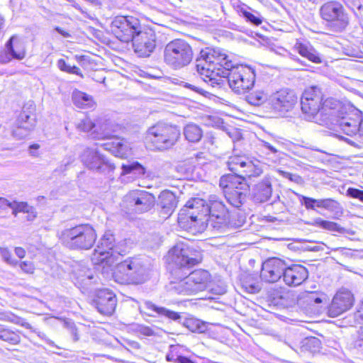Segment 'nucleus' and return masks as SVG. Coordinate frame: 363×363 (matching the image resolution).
Returning <instances> with one entry per match:
<instances>
[{
	"mask_svg": "<svg viewBox=\"0 0 363 363\" xmlns=\"http://www.w3.org/2000/svg\"><path fill=\"white\" fill-rule=\"evenodd\" d=\"M279 173L284 178L288 179L289 180L294 182L296 184H300L302 182V178L298 174H292L288 172L279 171Z\"/></svg>",
	"mask_w": 363,
	"mask_h": 363,
	"instance_id": "864d4df0",
	"label": "nucleus"
},
{
	"mask_svg": "<svg viewBox=\"0 0 363 363\" xmlns=\"http://www.w3.org/2000/svg\"><path fill=\"white\" fill-rule=\"evenodd\" d=\"M316 98H319V100H323L321 89L318 86H311L305 89L301 99H313Z\"/></svg>",
	"mask_w": 363,
	"mask_h": 363,
	"instance_id": "37998d69",
	"label": "nucleus"
},
{
	"mask_svg": "<svg viewBox=\"0 0 363 363\" xmlns=\"http://www.w3.org/2000/svg\"><path fill=\"white\" fill-rule=\"evenodd\" d=\"M72 101L76 106L81 108H91L94 104L91 96L80 91H74L73 92Z\"/></svg>",
	"mask_w": 363,
	"mask_h": 363,
	"instance_id": "f704fd0d",
	"label": "nucleus"
},
{
	"mask_svg": "<svg viewBox=\"0 0 363 363\" xmlns=\"http://www.w3.org/2000/svg\"><path fill=\"white\" fill-rule=\"evenodd\" d=\"M308 277V269L301 264H286L283 281L289 286H298L302 284Z\"/></svg>",
	"mask_w": 363,
	"mask_h": 363,
	"instance_id": "5701e85b",
	"label": "nucleus"
},
{
	"mask_svg": "<svg viewBox=\"0 0 363 363\" xmlns=\"http://www.w3.org/2000/svg\"><path fill=\"white\" fill-rule=\"evenodd\" d=\"M297 103L296 94L289 88H282L269 96V105L271 108L281 116H285L291 112Z\"/></svg>",
	"mask_w": 363,
	"mask_h": 363,
	"instance_id": "dca6fc26",
	"label": "nucleus"
},
{
	"mask_svg": "<svg viewBox=\"0 0 363 363\" xmlns=\"http://www.w3.org/2000/svg\"><path fill=\"white\" fill-rule=\"evenodd\" d=\"M93 303L101 314L111 315L115 311L117 298L112 291L101 289L96 291Z\"/></svg>",
	"mask_w": 363,
	"mask_h": 363,
	"instance_id": "4be33fe9",
	"label": "nucleus"
},
{
	"mask_svg": "<svg viewBox=\"0 0 363 363\" xmlns=\"http://www.w3.org/2000/svg\"><path fill=\"white\" fill-rule=\"evenodd\" d=\"M35 105L33 101L26 103L17 116L14 123L12 135L21 140L28 136L35 126Z\"/></svg>",
	"mask_w": 363,
	"mask_h": 363,
	"instance_id": "9b49d317",
	"label": "nucleus"
},
{
	"mask_svg": "<svg viewBox=\"0 0 363 363\" xmlns=\"http://www.w3.org/2000/svg\"><path fill=\"white\" fill-rule=\"evenodd\" d=\"M14 37H11L6 43L4 50L0 52V62L3 64L11 62L13 59L22 60L26 56V50L20 43H14Z\"/></svg>",
	"mask_w": 363,
	"mask_h": 363,
	"instance_id": "a878e982",
	"label": "nucleus"
},
{
	"mask_svg": "<svg viewBox=\"0 0 363 363\" xmlns=\"http://www.w3.org/2000/svg\"><path fill=\"white\" fill-rule=\"evenodd\" d=\"M153 194L142 190H135L126 194L123 199L122 206L127 213H143L150 211L155 205Z\"/></svg>",
	"mask_w": 363,
	"mask_h": 363,
	"instance_id": "ddd939ff",
	"label": "nucleus"
},
{
	"mask_svg": "<svg viewBox=\"0 0 363 363\" xmlns=\"http://www.w3.org/2000/svg\"><path fill=\"white\" fill-rule=\"evenodd\" d=\"M242 286L245 290L251 294H257L262 289V285L258 281H251L250 278L242 282Z\"/></svg>",
	"mask_w": 363,
	"mask_h": 363,
	"instance_id": "de8ad7c7",
	"label": "nucleus"
},
{
	"mask_svg": "<svg viewBox=\"0 0 363 363\" xmlns=\"http://www.w3.org/2000/svg\"><path fill=\"white\" fill-rule=\"evenodd\" d=\"M193 57L191 46L183 39L177 38L171 40L164 49V62L174 69H179L189 65Z\"/></svg>",
	"mask_w": 363,
	"mask_h": 363,
	"instance_id": "6e6552de",
	"label": "nucleus"
},
{
	"mask_svg": "<svg viewBox=\"0 0 363 363\" xmlns=\"http://www.w3.org/2000/svg\"><path fill=\"white\" fill-rule=\"evenodd\" d=\"M199 69L217 72L226 77L232 91L237 94H245L252 89L255 82V72L251 67L235 64L223 50L205 48L198 57Z\"/></svg>",
	"mask_w": 363,
	"mask_h": 363,
	"instance_id": "f03ea898",
	"label": "nucleus"
},
{
	"mask_svg": "<svg viewBox=\"0 0 363 363\" xmlns=\"http://www.w3.org/2000/svg\"><path fill=\"white\" fill-rule=\"evenodd\" d=\"M251 195L255 203H262L268 201L272 195L271 177L266 176L255 184L252 188Z\"/></svg>",
	"mask_w": 363,
	"mask_h": 363,
	"instance_id": "393cba45",
	"label": "nucleus"
},
{
	"mask_svg": "<svg viewBox=\"0 0 363 363\" xmlns=\"http://www.w3.org/2000/svg\"><path fill=\"white\" fill-rule=\"evenodd\" d=\"M0 340L11 345H18L21 342V336L13 330L6 328H0Z\"/></svg>",
	"mask_w": 363,
	"mask_h": 363,
	"instance_id": "4c0bfd02",
	"label": "nucleus"
},
{
	"mask_svg": "<svg viewBox=\"0 0 363 363\" xmlns=\"http://www.w3.org/2000/svg\"><path fill=\"white\" fill-rule=\"evenodd\" d=\"M140 313H144L147 315L152 317H164L169 320L177 321L182 324L193 333H202L207 330L208 326L206 323L190 316L182 318L179 313L169 310L164 307L158 306L150 301H145L143 308L139 306Z\"/></svg>",
	"mask_w": 363,
	"mask_h": 363,
	"instance_id": "423d86ee",
	"label": "nucleus"
},
{
	"mask_svg": "<svg viewBox=\"0 0 363 363\" xmlns=\"http://www.w3.org/2000/svg\"><path fill=\"white\" fill-rule=\"evenodd\" d=\"M249 186L233 189L230 191H225V199L229 204L235 207H241L247 201V194L249 191Z\"/></svg>",
	"mask_w": 363,
	"mask_h": 363,
	"instance_id": "c756f323",
	"label": "nucleus"
},
{
	"mask_svg": "<svg viewBox=\"0 0 363 363\" xmlns=\"http://www.w3.org/2000/svg\"><path fill=\"white\" fill-rule=\"evenodd\" d=\"M286 263L277 258L271 257L262 263L260 278L267 283H274L283 279Z\"/></svg>",
	"mask_w": 363,
	"mask_h": 363,
	"instance_id": "412c9836",
	"label": "nucleus"
},
{
	"mask_svg": "<svg viewBox=\"0 0 363 363\" xmlns=\"http://www.w3.org/2000/svg\"><path fill=\"white\" fill-rule=\"evenodd\" d=\"M81 160L87 168L99 173H108L115 169L114 164L96 149H84L81 155Z\"/></svg>",
	"mask_w": 363,
	"mask_h": 363,
	"instance_id": "6ab92c4d",
	"label": "nucleus"
},
{
	"mask_svg": "<svg viewBox=\"0 0 363 363\" xmlns=\"http://www.w3.org/2000/svg\"><path fill=\"white\" fill-rule=\"evenodd\" d=\"M12 203H15L17 211L19 212L33 213V207L29 206L26 202H17L14 201Z\"/></svg>",
	"mask_w": 363,
	"mask_h": 363,
	"instance_id": "5fc2aeb1",
	"label": "nucleus"
},
{
	"mask_svg": "<svg viewBox=\"0 0 363 363\" xmlns=\"http://www.w3.org/2000/svg\"><path fill=\"white\" fill-rule=\"evenodd\" d=\"M21 269L27 274H33L34 272V266L31 262L24 261L20 263Z\"/></svg>",
	"mask_w": 363,
	"mask_h": 363,
	"instance_id": "13d9d810",
	"label": "nucleus"
},
{
	"mask_svg": "<svg viewBox=\"0 0 363 363\" xmlns=\"http://www.w3.org/2000/svg\"><path fill=\"white\" fill-rule=\"evenodd\" d=\"M341 140H344L345 142H346L347 143L350 144V145H352L353 147H358V148L361 147V145L359 144H358L356 141H354L350 138H347L341 136Z\"/></svg>",
	"mask_w": 363,
	"mask_h": 363,
	"instance_id": "680f3d73",
	"label": "nucleus"
},
{
	"mask_svg": "<svg viewBox=\"0 0 363 363\" xmlns=\"http://www.w3.org/2000/svg\"><path fill=\"white\" fill-rule=\"evenodd\" d=\"M297 196H298L301 204L304 206L306 209L315 210V208L317 207L318 199L301 194H297Z\"/></svg>",
	"mask_w": 363,
	"mask_h": 363,
	"instance_id": "09e8293b",
	"label": "nucleus"
},
{
	"mask_svg": "<svg viewBox=\"0 0 363 363\" xmlns=\"http://www.w3.org/2000/svg\"><path fill=\"white\" fill-rule=\"evenodd\" d=\"M245 100L250 104L258 106L269 101V97L263 90H255L245 96Z\"/></svg>",
	"mask_w": 363,
	"mask_h": 363,
	"instance_id": "e433bc0d",
	"label": "nucleus"
},
{
	"mask_svg": "<svg viewBox=\"0 0 363 363\" xmlns=\"http://www.w3.org/2000/svg\"><path fill=\"white\" fill-rule=\"evenodd\" d=\"M228 220V209L216 195H211L206 205L198 198L189 200L178 216L179 226L193 234L202 233L206 228L220 231Z\"/></svg>",
	"mask_w": 363,
	"mask_h": 363,
	"instance_id": "f257e3e1",
	"label": "nucleus"
},
{
	"mask_svg": "<svg viewBox=\"0 0 363 363\" xmlns=\"http://www.w3.org/2000/svg\"><path fill=\"white\" fill-rule=\"evenodd\" d=\"M263 146L272 153H277L278 152V150L274 146L267 142L264 141Z\"/></svg>",
	"mask_w": 363,
	"mask_h": 363,
	"instance_id": "338daca9",
	"label": "nucleus"
},
{
	"mask_svg": "<svg viewBox=\"0 0 363 363\" xmlns=\"http://www.w3.org/2000/svg\"><path fill=\"white\" fill-rule=\"evenodd\" d=\"M322 101L323 100H319V98L301 99V111L308 116L309 120L316 119Z\"/></svg>",
	"mask_w": 363,
	"mask_h": 363,
	"instance_id": "473e14b6",
	"label": "nucleus"
},
{
	"mask_svg": "<svg viewBox=\"0 0 363 363\" xmlns=\"http://www.w3.org/2000/svg\"><path fill=\"white\" fill-rule=\"evenodd\" d=\"M178 363H196V362L192 361L190 358L180 354L179 359H178Z\"/></svg>",
	"mask_w": 363,
	"mask_h": 363,
	"instance_id": "69168bd1",
	"label": "nucleus"
},
{
	"mask_svg": "<svg viewBox=\"0 0 363 363\" xmlns=\"http://www.w3.org/2000/svg\"><path fill=\"white\" fill-rule=\"evenodd\" d=\"M177 203V196L169 190L162 191L158 198V206L161 208V212L167 216L174 212Z\"/></svg>",
	"mask_w": 363,
	"mask_h": 363,
	"instance_id": "c85d7f7f",
	"label": "nucleus"
},
{
	"mask_svg": "<svg viewBox=\"0 0 363 363\" xmlns=\"http://www.w3.org/2000/svg\"><path fill=\"white\" fill-rule=\"evenodd\" d=\"M219 186L223 189L224 192L248 186L238 172H233V174L222 176L219 181Z\"/></svg>",
	"mask_w": 363,
	"mask_h": 363,
	"instance_id": "cd10ccee",
	"label": "nucleus"
},
{
	"mask_svg": "<svg viewBox=\"0 0 363 363\" xmlns=\"http://www.w3.org/2000/svg\"><path fill=\"white\" fill-rule=\"evenodd\" d=\"M182 83H183L184 87L189 89L190 90L193 91L196 93H198L201 95L206 96V94H209L208 91H206L203 90L202 88L197 86L196 85H194V84H189L187 82H184Z\"/></svg>",
	"mask_w": 363,
	"mask_h": 363,
	"instance_id": "6e6d98bb",
	"label": "nucleus"
},
{
	"mask_svg": "<svg viewBox=\"0 0 363 363\" xmlns=\"http://www.w3.org/2000/svg\"><path fill=\"white\" fill-rule=\"evenodd\" d=\"M321 18L326 26L334 32H342L350 23L348 13L338 1H331L323 4L320 9Z\"/></svg>",
	"mask_w": 363,
	"mask_h": 363,
	"instance_id": "9d476101",
	"label": "nucleus"
},
{
	"mask_svg": "<svg viewBox=\"0 0 363 363\" xmlns=\"http://www.w3.org/2000/svg\"><path fill=\"white\" fill-rule=\"evenodd\" d=\"M156 34L151 30H143L140 29L134 38L130 41L133 42L134 51L139 57H149L156 48Z\"/></svg>",
	"mask_w": 363,
	"mask_h": 363,
	"instance_id": "aec40b11",
	"label": "nucleus"
},
{
	"mask_svg": "<svg viewBox=\"0 0 363 363\" xmlns=\"http://www.w3.org/2000/svg\"><path fill=\"white\" fill-rule=\"evenodd\" d=\"M65 326L69 330V333L72 336L73 340L77 342L79 340V336L78 334V330L76 327V325L72 321H65Z\"/></svg>",
	"mask_w": 363,
	"mask_h": 363,
	"instance_id": "8fccbe9b",
	"label": "nucleus"
},
{
	"mask_svg": "<svg viewBox=\"0 0 363 363\" xmlns=\"http://www.w3.org/2000/svg\"><path fill=\"white\" fill-rule=\"evenodd\" d=\"M362 111L354 106L347 107L330 129L341 131L350 137L358 136Z\"/></svg>",
	"mask_w": 363,
	"mask_h": 363,
	"instance_id": "2eb2a0df",
	"label": "nucleus"
},
{
	"mask_svg": "<svg viewBox=\"0 0 363 363\" xmlns=\"http://www.w3.org/2000/svg\"><path fill=\"white\" fill-rule=\"evenodd\" d=\"M339 203L333 199H318L317 208H324L328 211H333L338 208Z\"/></svg>",
	"mask_w": 363,
	"mask_h": 363,
	"instance_id": "a18cd8bd",
	"label": "nucleus"
},
{
	"mask_svg": "<svg viewBox=\"0 0 363 363\" xmlns=\"http://www.w3.org/2000/svg\"><path fill=\"white\" fill-rule=\"evenodd\" d=\"M185 138L190 143L199 142L203 135L201 128L196 124L189 123L184 128Z\"/></svg>",
	"mask_w": 363,
	"mask_h": 363,
	"instance_id": "c9c22d12",
	"label": "nucleus"
},
{
	"mask_svg": "<svg viewBox=\"0 0 363 363\" xmlns=\"http://www.w3.org/2000/svg\"><path fill=\"white\" fill-rule=\"evenodd\" d=\"M122 174H133L135 176L144 175L145 169L138 162L123 164L121 166Z\"/></svg>",
	"mask_w": 363,
	"mask_h": 363,
	"instance_id": "ea45409f",
	"label": "nucleus"
},
{
	"mask_svg": "<svg viewBox=\"0 0 363 363\" xmlns=\"http://www.w3.org/2000/svg\"><path fill=\"white\" fill-rule=\"evenodd\" d=\"M55 30L58 33H60V35H62V36L65 37V38H67V37H69L70 35L69 34V33H67V31H65L63 30L60 27H56L55 28Z\"/></svg>",
	"mask_w": 363,
	"mask_h": 363,
	"instance_id": "774afa93",
	"label": "nucleus"
},
{
	"mask_svg": "<svg viewBox=\"0 0 363 363\" xmlns=\"http://www.w3.org/2000/svg\"><path fill=\"white\" fill-rule=\"evenodd\" d=\"M302 296L310 305L321 303L328 300L327 295L321 291H306Z\"/></svg>",
	"mask_w": 363,
	"mask_h": 363,
	"instance_id": "58836bf2",
	"label": "nucleus"
},
{
	"mask_svg": "<svg viewBox=\"0 0 363 363\" xmlns=\"http://www.w3.org/2000/svg\"><path fill=\"white\" fill-rule=\"evenodd\" d=\"M0 255L4 260L9 264L14 265L18 262L17 261L11 259V252L7 247H0Z\"/></svg>",
	"mask_w": 363,
	"mask_h": 363,
	"instance_id": "3c124183",
	"label": "nucleus"
},
{
	"mask_svg": "<svg viewBox=\"0 0 363 363\" xmlns=\"http://www.w3.org/2000/svg\"><path fill=\"white\" fill-rule=\"evenodd\" d=\"M294 49L303 57L313 63H321L323 62L321 55L309 43H296Z\"/></svg>",
	"mask_w": 363,
	"mask_h": 363,
	"instance_id": "2f4dec72",
	"label": "nucleus"
},
{
	"mask_svg": "<svg viewBox=\"0 0 363 363\" xmlns=\"http://www.w3.org/2000/svg\"><path fill=\"white\" fill-rule=\"evenodd\" d=\"M73 275L76 279L75 284H78L79 287L88 289L94 279L91 270L85 267H81L73 270Z\"/></svg>",
	"mask_w": 363,
	"mask_h": 363,
	"instance_id": "72a5a7b5",
	"label": "nucleus"
},
{
	"mask_svg": "<svg viewBox=\"0 0 363 363\" xmlns=\"http://www.w3.org/2000/svg\"><path fill=\"white\" fill-rule=\"evenodd\" d=\"M354 323L359 325L361 328H363V308H360L353 314Z\"/></svg>",
	"mask_w": 363,
	"mask_h": 363,
	"instance_id": "4d7b16f0",
	"label": "nucleus"
},
{
	"mask_svg": "<svg viewBox=\"0 0 363 363\" xmlns=\"http://www.w3.org/2000/svg\"><path fill=\"white\" fill-rule=\"evenodd\" d=\"M352 304L353 297L350 292H337L328 308V315L333 318L337 317L350 309Z\"/></svg>",
	"mask_w": 363,
	"mask_h": 363,
	"instance_id": "b1692460",
	"label": "nucleus"
},
{
	"mask_svg": "<svg viewBox=\"0 0 363 363\" xmlns=\"http://www.w3.org/2000/svg\"><path fill=\"white\" fill-rule=\"evenodd\" d=\"M179 355L177 353L170 352L166 354L165 359L167 362L178 363Z\"/></svg>",
	"mask_w": 363,
	"mask_h": 363,
	"instance_id": "bf43d9fd",
	"label": "nucleus"
},
{
	"mask_svg": "<svg viewBox=\"0 0 363 363\" xmlns=\"http://www.w3.org/2000/svg\"><path fill=\"white\" fill-rule=\"evenodd\" d=\"M308 225L318 227L324 230H327L329 231L337 232L340 234H348L351 235H354L355 234V231L352 229H347L343 227H341L338 223L323 220L320 218H316L313 220L307 223Z\"/></svg>",
	"mask_w": 363,
	"mask_h": 363,
	"instance_id": "7c9ffc66",
	"label": "nucleus"
},
{
	"mask_svg": "<svg viewBox=\"0 0 363 363\" xmlns=\"http://www.w3.org/2000/svg\"><path fill=\"white\" fill-rule=\"evenodd\" d=\"M196 68L197 71L201 74H205L206 77H209V82L213 87H214L216 85L221 86L224 82V79L222 78L226 79V77H223V74H217V72H212L211 71H208L207 69H199L198 67V57L196 58Z\"/></svg>",
	"mask_w": 363,
	"mask_h": 363,
	"instance_id": "a19ab883",
	"label": "nucleus"
},
{
	"mask_svg": "<svg viewBox=\"0 0 363 363\" xmlns=\"http://www.w3.org/2000/svg\"><path fill=\"white\" fill-rule=\"evenodd\" d=\"M62 244L69 250H87L96 240V233L89 224H79L58 232Z\"/></svg>",
	"mask_w": 363,
	"mask_h": 363,
	"instance_id": "20e7f679",
	"label": "nucleus"
},
{
	"mask_svg": "<svg viewBox=\"0 0 363 363\" xmlns=\"http://www.w3.org/2000/svg\"><path fill=\"white\" fill-rule=\"evenodd\" d=\"M211 290L213 291V293L218 295L223 294L226 292V288L225 286H220L216 288H213L211 289Z\"/></svg>",
	"mask_w": 363,
	"mask_h": 363,
	"instance_id": "e2e57ef3",
	"label": "nucleus"
},
{
	"mask_svg": "<svg viewBox=\"0 0 363 363\" xmlns=\"http://www.w3.org/2000/svg\"><path fill=\"white\" fill-rule=\"evenodd\" d=\"M96 251L100 255L101 263L109 267L116 263L124 252L123 245L116 242L115 236L110 230L105 232L101 238Z\"/></svg>",
	"mask_w": 363,
	"mask_h": 363,
	"instance_id": "f8f14e48",
	"label": "nucleus"
},
{
	"mask_svg": "<svg viewBox=\"0 0 363 363\" xmlns=\"http://www.w3.org/2000/svg\"><path fill=\"white\" fill-rule=\"evenodd\" d=\"M186 277L192 293L196 294L207 289L210 274L206 270L198 269L190 273L188 272Z\"/></svg>",
	"mask_w": 363,
	"mask_h": 363,
	"instance_id": "bb28decb",
	"label": "nucleus"
},
{
	"mask_svg": "<svg viewBox=\"0 0 363 363\" xmlns=\"http://www.w3.org/2000/svg\"><path fill=\"white\" fill-rule=\"evenodd\" d=\"M201 260V252L184 243H179L168 252L167 269L172 279L169 290L178 294H192L186 277L189 269Z\"/></svg>",
	"mask_w": 363,
	"mask_h": 363,
	"instance_id": "7ed1b4c3",
	"label": "nucleus"
},
{
	"mask_svg": "<svg viewBox=\"0 0 363 363\" xmlns=\"http://www.w3.org/2000/svg\"><path fill=\"white\" fill-rule=\"evenodd\" d=\"M347 196H348L351 198L358 199L359 201L363 202V191L362 190L350 187L347 190Z\"/></svg>",
	"mask_w": 363,
	"mask_h": 363,
	"instance_id": "603ef678",
	"label": "nucleus"
},
{
	"mask_svg": "<svg viewBox=\"0 0 363 363\" xmlns=\"http://www.w3.org/2000/svg\"><path fill=\"white\" fill-rule=\"evenodd\" d=\"M228 167L232 172H238L245 182L247 179L260 176L263 172L259 161L254 162L243 156L230 157Z\"/></svg>",
	"mask_w": 363,
	"mask_h": 363,
	"instance_id": "f3484780",
	"label": "nucleus"
},
{
	"mask_svg": "<svg viewBox=\"0 0 363 363\" xmlns=\"http://www.w3.org/2000/svg\"><path fill=\"white\" fill-rule=\"evenodd\" d=\"M180 130L177 125L157 123L150 127L147 131V137L158 150H166L172 147L180 137Z\"/></svg>",
	"mask_w": 363,
	"mask_h": 363,
	"instance_id": "1a4fd4ad",
	"label": "nucleus"
},
{
	"mask_svg": "<svg viewBox=\"0 0 363 363\" xmlns=\"http://www.w3.org/2000/svg\"><path fill=\"white\" fill-rule=\"evenodd\" d=\"M321 342L320 340L315 337H310L306 338L303 341L302 350L308 351L310 353L314 354L319 352L320 349Z\"/></svg>",
	"mask_w": 363,
	"mask_h": 363,
	"instance_id": "79ce46f5",
	"label": "nucleus"
},
{
	"mask_svg": "<svg viewBox=\"0 0 363 363\" xmlns=\"http://www.w3.org/2000/svg\"><path fill=\"white\" fill-rule=\"evenodd\" d=\"M347 107L342 106V103L333 98H328L323 100L320 106L317 121L320 124L326 126L329 129L334 127L335 121Z\"/></svg>",
	"mask_w": 363,
	"mask_h": 363,
	"instance_id": "a211bd4d",
	"label": "nucleus"
},
{
	"mask_svg": "<svg viewBox=\"0 0 363 363\" xmlns=\"http://www.w3.org/2000/svg\"><path fill=\"white\" fill-rule=\"evenodd\" d=\"M141 334L145 336H152L155 334L153 330L147 326L142 327L140 330Z\"/></svg>",
	"mask_w": 363,
	"mask_h": 363,
	"instance_id": "052dcab7",
	"label": "nucleus"
},
{
	"mask_svg": "<svg viewBox=\"0 0 363 363\" xmlns=\"http://www.w3.org/2000/svg\"><path fill=\"white\" fill-rule=\"evenodd\" d=\"M57 66L60 70L69 73L74 74L78 76L83 77V75L80 71V69L74 65H70L66 62L64 59H60L57 60Z\"/></svg>",
	"mask_w": 363,
	"mask_h": 363,
	"instance_id": "c03bdc74",
	"label": "nucleus"
},
{
	"mask_svg": "<svg viewBox=\"0 0 363 363\" xmlns=\"http://www.w3.org/2000/svg\"><path fill=\"white\" fill-rule=\"evenodd\" d=\"M15 253L19 258H23L26 255V251L23 248L17 247L15 248Z\"/></svg>",
	"mask_w": 363,
	"mask_h": 363,
	"instance_id": "0e129e2a",
	"label": "nucleus"
},
{
	"mask_svg": "<svg viewBox=\"0 0 363 363\" xmlns=\"http://www.w3.org/2000/svg\"><path fill=\"white\" fill-rule=\"evenodd\" d=\"M116 264V267L113 277L118 284H138L145 281L146 267L141 258L131 257Z\"/></svg>",
	"mask_w": 363,
	"mask_h": 363,
	"instance_id": "0eeeda50",
	"label": "nucleus"
},
{
	"mask_svg": "<svg viewBox=\"0 0 363 363\" xmlns=\"http://www.w3.org/2000/svg\"><path fill=\"white\" fill-rule=\"evenodd\" d=\"M111 28L117 38L122 42L128 43L142 29V25L135 17L118 16L111 22Z\"/></svg>",
	"mask_w": 363,
	"mask_h": 363,
	"instance_id": "4468645a",
	"label": "nucleus"
},
{
	"mask_svg": "<svg viewBox=\"0 0 363 363\" xmlns=\"http://www.w3.org/2000/svg\"><path fill=\"white\" fill-rule=\"evenodd\" d=\"M96 124L89 118H85L78 125V128L84 132H91L94 138L111 139L106 143L101 144L104 150L109 151L116 157L121 158L127 157L130 153V148L126 142L119 138H113V131L109 128L108 124L105 123L100 126V132L96 131Z\"/></svg>",
	"mask_w": 363,
	"mask_h": 363,
	"instance_id": "39448f33",
	"label": "nucleus"
},
{
	"mask_svg": "<svg viewBox=\"0 0 363 363\" xmlns=\"http://www.w3.org/2000/svg\"><path fill=\"white\" fill-rule=\"evenodd\" d=\"M244 6H246V5H244L243 6H241L239 8V12L240 13L241 16L245 18L246 21L255 25V26H259L262 23V21L259 16H256L250 11H247Z\"/></svg>",
	"mask_w": 363,
	"mask_h": 363,
	"instance_id": "49530a36",
	"label": "nucleus"
}]
</instances>
